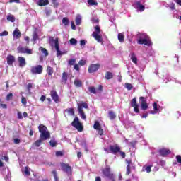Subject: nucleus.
I'll return each mask as SVG.
<instances>
[{"instance_id": "1", "label": "nucleus", "mask_w": 181, "mask_h": 181, "mask_svg": "<svg viewBox=\"0 0 181 181\" xmlns=\"http://www.w3.org/2000/svg\"><path fill=\"white\" fill-rule=\"evenodd\" d=\"M83 108H85L86 110H88V104L87 103L82 101L79 104H78V112L80 115V117L82 119L86 120L87 116H86V114L84 113V110H83Z\"/></svg>"}, {"instance_id": "2", "label": "nucleus", "mask_w": 181, "mask_h": 181, "mask_svg": "<svg viewBox=\"0 0 181 181\" xmlns=\"http://www.w3.org/2000/svg\"><path fill=\"white\" fill-rule=\"evenodd\" d=\"M38 130L40 133V138H45V139H49V138H50V132L47 131V127L43 124H40L38 126Z\"/></svg>"}, {"instance_id": "3", "label": "nucleus", "mask_w": 181, "mask_h": 181, "mask_svg": "<svg viewBox=\"0 0 181 181\" xmlns=\"http://www.w3.org/2000/svg\"><path fill=\"white\" fill-rule=\"evenodd\" d=\"M102 173L104 175L105 177H107L110 181H115V175L114 173L111 172V168L110 166H106L102 170Z\"/></svg>"}, {"instance_id": "4", "label": "nucleus", "mask_w": 181, "mask_h": 181, "mask_svg": "<svg viewBox=\"0 0 181 181\" xmlns=\"http://www.w3.org/2000/svg\"><path fill=\"white\" fill-rule=\"evenodd\" d=\"M138 45H144L145 46H152V41L147 35L142 34L141 37L137 40Z\"/></svg>"}, {"instance_id": "5", "label": "nucleus", "mask_w": 181, "mask_h": 181, "mask_svg": "<svg viewBox=\"0 0 181 181\" xmlns=\"http://www.w3.org/2000/svg\"><path fill=\"white\" fill-rule=\"evenodd\" d=\"M49 43H54V47L57 50V57H59V56H62V54H66L67 52H63L60 51V46L59 45V38L54 39L53 37H49Z\"/></svg>"}, {"instance_id": "6", "label": "nucleus", "mask_w": 181, "mask_h": 181, "mask_svg": "<svg viewBox=\"0 0 181 181\" xmlns=\"http://www.w3.org/2000/svg\"><path fill=\"white\" fill-rule=\"evenodd\" d=\"M72 127L77 129L78 132H83V129H84V127H83V124L78 119L77 116L75 117L73 122H71Z\"/></svg>"}, {"instance_id": "7", "label": "nucleus", "mask_w": 181, "mask_h": 181, "mask_svg": "<svg viewBox=\"0 0 181 181\" xmlns=\"http://www.w3.org/2000/svg\"><path fill=\"white\" fill-rule=\"evenodd\" d=\"M134 8L139 11V12H144L145 11V0L134 1Z\"/></svg>"}, {"instance_id": "8", "label": "nucleus", "mask_w": 181, "mask_h": 181, "mask_svg": "<svg viewBox=\"0 0 181 181\" xmlns=\"http://www.w3.org/2000/svg\"><path fill=\"white\" fill-rule=\"evenodd\" d=\"M61 167L63 172H65V173H66L68 176H71V175H73L71 166L69 165V164L61 163Z\"/></svg>"}, {"instance_id": "9", "label": "nucleus", "mask_w": 181, "mask_h": 181, "mask_svg": "<svg viewBox=\"0 0 181 181\" xmlns=\"http://www.w3.org/2000/svg\"><path fill=\"white\" fill-rule=\"evenodd\" d=\"M30 72L32 74H42V73H43V66L37 65L35 66H32Z\"/></svg>"}, {"instance_id": "10", "label": "nucleus", "mask_w": 181, "mask_h": 181, "mask_svg": "<svg viewBox=\"0 0 181 181\" xmlns=\"http://www.w3.org/2000/svg\"><path fill=\"white\" fill-rule=\"evenodd\" d=\"M17 52L18 53L23 54L25 53L26 54H33V51L28 47H17Z\"/></svg>"}, {"instance_id": "11", "label": "nucleus", "mask_w": 181, "mask_h": 181, "mask_svg": "<svg viewBox=\"0 0 181 181\" xmlns=\"http://www.w3.org/2000/svg\"><path fill=\"white\" fill-rule=\"evenodd\" d=\"M100 67H101L100 64H92L88 66V71L90 74L95 73V71H98L100 69Z\"/></svg>"}, {"instance_id": "12", "label": "nucleus", "mask_w": 181, "mask_h": 181, "mask_svg": "<svg viewBox=\"0 0 181 181\" xmlns=\"http://www.w3.org/2000/svg\"><path fill=\"white\" fill-rule=\"evenodd\" d=\"M130 105L134 108V111L136 112V114H139V105L136 103V98H134L130 101Z\"/></svg>"}, {"instance_id": "13", "label": "nucleus", "mask_w": 181, "mask_h": 181, "mask_svg": "<svg viewBox=\"0 0 181 181\" xmlns=\"http://www.w3.org/2000/svg\"><path fill=\"white\" fill-rule=\"evenodd\" d=\"M139 101H140L141 110H143L144 111H145V110H148V103L146 102L147 101L146 98L144 96H141L139 98Z\"/></svg>"}, {"instance_id": "14", "label": "nucleus", "mask_w": 181, "mask_h": 181, "mask_svg": "<svg viewBox=\"0 0 181 181\" xmlns=\"http://www.w3.org/2000/svg\"><path fill=\"white\" fill-rule=\"evenodd\" d=\"M110 151L113 155H117L121 152V147L118 144L111 145L110 146Z\"/></svg>"}, {"instance_id": "15", "label": "nucleus", "mask_w": 181, "mask_h": 181, "mask_svg": "<svg viewBox=\"0 0 181 181\" xmlns=\"http://www.w3.org/2000/svg\"><path fill=\"white\" fill-rule=\"evenodd\" d=\"M93 128L98 131L99 135H104V129H101V124H100V122L95 121L93 124Z\"/></svg>"}, {"instance_id": "16", "label": "nucleus", "mask_w": 181, "mask_h": 181, "mask_svg": "<svg viewBox=\"0 0 181 181\" xmlns=\"http://www.w3.org/2000/svg\"><path fill=\"white\" fill-rule=\"evenodd\" d=\"M50 95L53 101H54V103H59V94H57V92L56 90H52L50 91Z\"/></svg>"}, {"instance_id": "17", "label": "nucleus", "mask_w": 181, "mask_h": 181, "mask_svg": "<svg viewBox=\"0 0 181 181\" xmlns=\"http://www.w3.org/2000/svg\"><path fill=\"white\" fill-rule=\"evenodd\" d=\"M6 60L8 66H12L13 62H16L15 56L9 54L7 56Z\"/></svg>"}, {"instance_id": "18", "label": "nucleus", "mask_w": 181, "mask_h": 181, "mask_svg": "<svg viewBox=\"0 0 181 181\" xmlns=\"http://www.w3.org/2000/svg\"><path fill=\"white\" fill-rule=\"evenodd\" d=\"M69 78V74L67 72H63L62 76L61 78V83L62 84H67V80Z\"/></svg>"}, {"instance_id": "19", "label": "nucleus", "mask_w": 181, "mask_h": 181, "mask_svg": "<svg viewBox=\"0 0 181 181\" xmlns=\"http://www.w3.org/2000/svg\"><path fill=\"white\" fill-rule=\"evenodd\" d=\"M93 37H94L95 40H96L98 43H103L104 42L103 40V36L100 34L92 33Z\"/></svg>"}, {"instance_id": "20", "label": "nucleus", "mask_w": 181, "mask_h": 181, "mask_svg": "<svg viewBox=\"0 0 181 181\" xmlns=\"http://www.w3.org/2000/svg\"><path fill=\"white\" fill-rule=\"evenodd\" d=\"M170 150L168 148H161L159 150V153L161 156H167V155H170Z\"/></svg>"}, {"instance_id": "21", "label": "nucleus", "mask_w": 181, "mask_h": 181, "mask_svg": "<svg viewBox=\"0 0 181 181\" xmlns=\"http://www.w3.org/2000/svg\"><path fill=\"white\" fill-rule=\"evenodd\" d=\"M18 62L19 63V67H25L26 64V59L23 57H18Z\"/></svg>"}, {"instance_id": "22", "label": "nucleus", "mask_w": 181, "mask_h": 181, "mask_svg": "<svg viewBox=\"0 0 181 181\" xmlns=\"http://www.w3.org/2000/svg\"><path fill=\"white\" fill-rule=\"evenodd\" d=\"M47 139H45V137H40V139L35 141L34 144L35 146L39 148V146H40V145H42V142H43V141H47Z\"/></svg>"}, {"instance_id": "23", "label": "nucleus", "mask_w": 181, "mask_h": 181, "mask_svg": "<svg viewBox=\"0 0 181 181\" xmlns=\"http://www.w3.org/2000/svg\"><path fill=\"white\" fill-rule=\"evenodd\" d=\"M13 37H15V39H20L21 34V31L19 30V29L16 28L14 30V31L13 32Z\"/></svg>"}, {"instance_id": "24", "label": "nucleus", "mask_w": 181, "mask_h": 181, "mask_svg": "<svg viewBox=\"0 0 181 181\" xmlns=\"http://www.w3.org/2000/svg\"><path fill=\"white\" fill-rule=\"evenodd\" d=\"M37 4L39 6H46L49 5V0H38Z\"/></svg>"}, {"instance_id": "25", "label": "nucleus", "mask_w": 181, "mask_h": 181, "mask_svg": "<svg viewBox=\"0 0 181 181\" xmlns=\"http://www.w3.org/2000/svg\"><path fill=\"white\" fill-rule=\"evenodd\" d=\"M130 59L132 62L134 63V64H138V58H136V55H135V53H131Z\"/></svg>"}, {"instance_id": "26", "label": "nucleus", "mask_w": 181, "mask_h": 181, "mask_svg": "<svg viewBox=\"0 0 181 181\" xmlns=\"http://www.w3.org/2000/svg\"><path fill=\"white\" fill-rule=\"evenodd\" d=\"M74 84L76 87H82L83 86V82H81V80H78V79H75L74 80Z\"/></svg>"}, {"instance_id": "27", "label": "nucleus", "mask_w": 181, "mask_h": 181, "mask_svg": "<svg viewBox=\"0 0 181 181\" xmlns=\"http://www.w3.org/2000/svg\"><path fill=\"white\" fill-rule=\"evenodd\" d=\"M154 112L152 110L150 112V114H155L159 111V109H158V103L156 102H154L153 104Z\"/></svg>"}, {"instance_id": "28", "label": "nucleus", "mask_w": 181, "mask_h": 181, "mask_svg": "<svg viewBox=\"0 0 181 181\" xmlns=\"http://www.w3.org/2000/svg\"><path fill=\"white\" fill-rule=\"evenodd\" d=\"M54 71L53 69V67H52L50 66H47V73L48 76H52Z\"/></svg>"}, {"instance_id": "29", "label": "nucleus", "mask_w": 181, "mask_h": 181, "mask_svg": "<svg viewBox=\"0 0 181 181\" xmlns=\"http://www.w3.org/2000/svg\"><path fill=\"white\" fill-rule=\"evenodd\" d=\"M110 119H115L117 118V115L113 111H109L108 112Z\"/></svg>"}, {"instance_id": "30", "label": "nucleus", "mask_w": 181, "mask_h": 181, "mask_svg": "<svg viewBox=\"0 0 181 181\" xmlns=\"http://www.w3.org/2000/svg\"><path fill=\"white\" fill-rule=\"evenodd\" d=\"M113 77H114V76L112 75V73L109 72V71L106 72L105 76L106 80H111V78H112Z\"/></svg>"}, {"instance_id": "31", "label": "nucleus", "mask_w": 181, "mask_h": 181, "mask_svg": "<svg viewBox=\"0 0 181 181\" xmlns=\"http://www.w3.org/2000/svg\"><path fill=\"white\" fill-rule=\"evenodd\" d=\"M88 4L90 6H97V5H98V3L95 1V0H88Z\"/></svg>"}, {"instance_id": "32", "label": "nucleus", "mask_w": 181, "mask_h": 181, "mask_svg": "<svg viewBox=\"0 0 181 181\" xmlns=\"http://www.w3.org/2000/svg\"><path fill=\"white\" fill-rule=\"evenodd\" d=\"M7 21H8V22H15L16 19H15V16H13V15H8L7 16Z\"/></svg>"}, {"instance_id": "33", "label": "nucleus", "mask_w": 181, "mask_h": 181, "mask_svg": "<svg viewBox=\"0 0 181 181\" xmlns=\"http://www.w3.org/2000/svg\"><path fill=\"white\" fill-rule=\"evenodd\" d=\"M118 40H119L121 43L124 42V34H122V33H119V34H118Z\"/></svg>"}, {"instance_id": "34", "label": "nucleus", "mask_w": 181, "mask_h": 181, "mask_svg": "<svg viewBox=\"0 0 181 181\" xmlns=\"http://www.w3.org/2000/svg\"><path fill=\"white\" fill-rule=\"evenodd\" d=\"M93 33H96V35H100L101 33V28L98 25L95 26V31Z\"/></svg>"}, {"instance_id": "35", "label": "nucleus", "mask_w": 181, "mask_h": 181, "mask_svg": "<svg viewBox=\"0 0 181 181\" xmlns=\"http://www.w3.org/2000/svg\"><path fill=\"white\" fill-rule=\"evenodd\" d=\"M76 25H81V16H77L76 18Z\"/></svg>"}, {"instance_id": "36", "label": "nucleus", "mask_w": 181, "mask_h": 181, "mask_svg": "<svg viewBox=\"0 0 181 181\" xmlns=\"http://www.w3.org/2000/svg\"><path fill=\"white\" fill-rule=\"evenodd\" d=\"M69 43L70 45H72V46H76V45H77V40H76V38H71Z\"/></svg>"}, {"instance_id": "37", "label": "nucleus", "mask_w": 181, "mask_h": 181, "mask_svg": "<svg viewBox=\"0 0 181 181\" xmlns=\"http://www.w3.org/2000/svg\"><path fill=\"white\" fill-rule=\"evenodd\" d=\"M40 50L45 54V56H49V52L45 48L40 47Z\"/></svg>"}, {"instance_id": "38", "label": "nucleus", "mask_w": 181, "mask_h": 181, "mask_svg": "<svg viewBox=\"0 0 181 181\" xmlns=\"http://www.w3.org/2000/svg\"><path fill=\"white\" fill-rule=\"evenodd\" d=\"M88 91L92 94H97V91H95V88L93 86H90L88 88Z\"/></svg>"}, {"instance_id": "39", "label": "nucleus", "mask_w": 181, "mask_h": 181, "mask_svg": "<svg viewBox=\"0 0 181 181\" xmlns=\"http://www.w3.org/2000/svg\"><path fill=\"white\" fill-rule=\"evenodd\" d=\"M131 175V165H127L126 167V176Z\"/></svg>"}, {"instance_id": "40", "label": "nucleus", "mask_w": 181, "mask_h": 181, "mask_svg": "<svg viewBox=\"0 0 181 181\" xmlns=\"http://www.w3.org/2000/svg\"><path fill=\"white\" fill-rule=\"evenodd\" d=\"M62 23H63L65 26H67V25H69V18H67L66 17H64V18L62 19Z\"/></svg>"}, {"instance_id": "41", "label": "nucleus", "mask_w": 181, "mask_h": 181, "mask_svg": "<svg viewBox=\"0 0 181 181\" xmlns=\"http://www.w3.org/2000/svg\"><path fill=\"white\" fill-rule=\"evenodd\" d=\"M49 145L52 146V148H54L57 145V142L54 140H50Z\"/></svg>"}, {"instance_id": "42", "label": "nucleus", "mask_w": 181, "mask_h": 181, "mask_svg": "<svg viewBox=\"0 0 181 181\" xmlns=\"http://www.w3.org/2000/svg\"><path fill=\"white\" fill-rule=\"evenodd\" d=\"M124 86H125V88H127V90H132V88H133V86H132V84H131V83H126L125 84H124Z\"/></svg>"}, {"instance_id": "43", "label": "nucleus", "mask_w": 181, "mask_h": 181, "mask_svg": "<svg viewBox=\"0 0 181 181\" xmlns=\"http://www.w3.org/2000/svg\"><path fill=\"white\" fill-rule=\"evenodd\" d=\"M33 40L34 42H36L39 39V35H37V33L34 32L33 35Z\"/></svg>"}, {"instance_id": "44", "label": "nucleus", "mask_w": 181, "mask_h": 181, "mask_svg": "<svg viewBox=\"0 0 181 181\" xmlns=\"http://www.w3.org/2000/svg\"><path fill=\"white\" fill-rule=\"evenodd\" d=\"M66 112H68V114H69V115H74V109L69 108V109L66 110Z\"/></svg>"}, {"instance_id": "45", "label": "nucleus", "mask_w": 181, "mask_h": 181, "mask_svg": "<svg viewBox=\"0 0 181 181\" xmlns=\"http://www.w3.org/2000/svg\"><path fill=\"white\" fill-rule=\"evenodd\" d=\"M86 63H87V60H84V59H81L78 62L79 66H86Z\"/></svg>"}, {"instance_id": "46", "label": "nucleus", "mask_w": 181, "mask_h": 181, "mask_svg": "<svg viewBox=\"0 0 181 181\" xmlns=\"http://www.w3.org/2000/svg\"><path fill=\"white\" fill-rule=\"evenodd\" d=\"M13 97V94H12V93H10L9 94L7 95L6 100L7 101H9L10 100H12Z\"/></svg>"}, {"instance_id": "47", "label": "nucleus", "mask_w": 181, "mask_h": 181, "mask_svg": "<svg viewBox=\"0 0 181 181\" xmlns=\"http://www.w3.org/2000/svg\"><path fill=\"white\" fill-rule=\"evenodd\" d=\"M21 103H22L23 105H24V107H26V104L28 103V101L26 100V98L22 97Z\"/></svg>"}, {"instance_id": "48", "label": "nucleus", "mask_w": 181, "mask_h": 181, "mask_svg": "<svg viewBox=\"0 0 181 181\" xmlns=\"http://www.w3.org/2000/svg\"><path fill=\"white\" fill-rule=\"evenodd\" d=\"M33 88V84L28 83L27 85V90H28V93H30V90H32Z\"/></svg>"}, {"instance_id": "49", "label": "nucleus", "mask_w": 181, "mask_h": 181, "mask_svg": "<svg viewBox=\"0 0 181 181\" xmlns=\"http://www.w3.org/2000/svg\"><path fill=\"white\" fill-rule=\"evenodd\" d=\"M74 63H76V59H70L68 62L69 66H74Z\"/></svg>"}, {"instance_id": "50", "label": "nucleus", "mask_w": 181, "mask_h": 181, "mask_svg": "<svg viewBox=\"0 0 181 181\" xmlns=\"http://www.w3.org/2000/svg\"><path fill=\"white\" fill-rule=\"evenodd\" d=\"M169 8L170 9H171V11H176V8L175 7V3H171Z\"/></svg>"}, {"instance_id": "51", "label": "nucleus", "mask_w": 181, "mask_h": 181, "mask_svg": "<svg viewBox=\"0 0 181 181\" xmlns=\"http://www.w3.org/2000/svg\"><path fill=\"white\" fill-rule=\"evenodd\" d=\"M153 165H148L146 167L145 170L147 172V173H151V169H152Z\"/></svg>"}, {"instance_id": "52", "label": "nucleus", "mask_w": 181, "mask_h": 181, "mask_svg": "<svg viewBox=\"0 0 181 181\" xmlns=\"http://www.w3.org/2000/svg\"><path fill=\"white\" fill-rule=\"evenodd\" d=\"M8 35H9L8 31H3L2 33H0V36H8Z\"/></svg>"}, {"instance_id": "53", "label": "nucleus", "mask_w": 181, "mask_h": 181, "mask_svg": "<svg viewBox=\"0 0 181 181\" xmlns=\"http://www.w3.org/2000/svg\"><path fill=\"white\" fill-rule=\"evenodd\" d=\"M24 173L27 175V176L30 175V171H29V168L28 167H25Z\"/></svg>"}, {"instance_id": "54", "label": "nucleus", "mask_w": 181, "mask_h": 181, "mask_svg": "<svg viewBox=\"0 0 181 181\" xmlns=\"http://www.w3.org/2000/svg\"><path fill=\"white\" fill-rule=\"evenodd\" d=\"M74 69L76 70V71H80V66L78 64H74Z\"/></svg>"}, {"instance_id": "55", "label": "nucleus", "mask_w": 181, "mask_h": 181, "mask_svg": "<svg viewBox=\"0 0 181 181\" xmlns=\"http://www.w3.org/2000/svg\"><path fill=\"white\" fill-rule=\"evenodd\" d=\"M176 159H177V163H181V156L180 155L176 156Z\"/></svg>"}, {"instance_id": "56", "label": "nucleus", "mask_w": 181, "mask_h": 181, "mask_svg": "<svg viewBox=\"0 0 181 181\" xmlns=\"http://www.w3.org/2000/svg\"><path fill=\"white\" fill-rule=\"evenodd\" d=\"M17 115H18V119H23V116H22V113L21 112H18Z\"/></svg>"}, {"instance_id": "57", "label": "nucleus", "mask_w": 181, "mask_h": 181, "mask_svg": "<svg viewBox=\"0 0 181 181\" xmlns=\"http://www.w3.org/2000/svg\"><path fill=\"white\" fill-rule=\"evenodd\" d=\"M52 2L54 6H56V7L59 6V3H57V0H52Z\"/></svg>"}, {"instance_id": "58", "label": "nucleus", "mask_w": 181, "mask_h": 181, "mask_svg": "<svg viewBox=\"0 0 181 181\" xmlns=\"http://www.w3.org/2000/svg\"><path fill=\"white\" fill-rule=\"evenodd\" d=\"M71 29H73V30H76V25L74 24V21L71 22Z\"/></svg>"}, {"instance_id": "59", "label": "nucleus", "mask_w": 181, "mask_h": 181, "mask_svg": "<svg viewBox=\"0 0 181 181\" xmlns=\"http://www.w3.org/2000/svg\"><path fill=\"white\" fill-rule=\"evenodd\" d=\"M119 153H120L122 159L125 158V156H126L125 152L121 151V150H120V152H119Z\"/></svg>"}, {"instance_id": "60", "label": "nucleus", "mask_w": 181, "mask_h": 181, "mask_svg": "<svg viewBox=\"0 0 181 181\" xmlns=\"http://www.w3.org/2000/svg\"><path fill=\"white\" fill-rule=\"evenodd\" d=\"M0 106H1L4 110H6V108H8V105H7L6 104L1 103V104H0Z\"/></svg>"}, {"instance_id": "61", "label": "nucleus", "mask_w": 181, "mask_h": 181, "mask_svg": "<svg viewBox=\"0 0 181 181\" xmlns=\"http://www.w3.org/2000/svg\"><path fill=\"white\" fill-rule=\"evenodd\" d=\"M55 154L56 156H63V152L62 151H57Z\"/></svg>"}, {"instance_id": "62", "label": "nucleus", "mask_w": 181, "mask_h": 181, "mask_svg": "<svg viewBox=\"0 0 181 181\" xmlns=\"http://www.w3.org/2000/svg\"><path fill=\"white\" fill-rule=\"evenodd\" d=\"M13 142H14V144H21V139H14Z\"/></svg>"}, {"instance_id": "63", "label": "nucleus", "mask_w": 181, "mask_h": 181, "mask_svg": "<svg viewBox=\"0 0 181 181\" xmlns=\"http://www.w3.org/2000/svg\"><path fill=\"white\" fill-rule=\"evenodd\" d=\"M80 45H81V46H86V40H81L80 41Z\"/></svg>"}, {"instance_id": "64", "label": "nucleus", "mask_w": 181, "mask_h": 181, "mask_svg": "<svg viewBox=\"0 0 181 181\" xmlns=\"http://www.w3.org/2000/svg\"><path fill=\"white\" fill-rule=\"evenodd\" d=\"M1 159H4L5 162H8L9 160V158L6 156H4Z\"/></svg>"}]
</instances>
